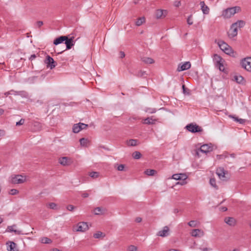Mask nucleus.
Instances as JSON below:
<instances>
[{"instance_id": "obj_1", "label": "nucleus", "mask_w": 251, "mask_h": 251, "mask_svg": "<svg viewBox=\"0 0 251 251\" xmlns=\"http://www.w3.org/2000/svg\"><path fill=\"white\" fill-rule=\"evenodd\" d=\"M245 22L243 20H238L235 23H233L230 26V28L227 32V36L230 39H232L237 35L238 28L243 27L245 25Z\"/></svg>"}, {"instance_id": "obj_2", "label": "nucleus", "mask_w": 251, "mask_h": 251, "mask_svg": "<svg viewBox=\"0 0 251 251\" xmlns=\"http://www.w3.org/2000/svg\"><path fill=\"white\" fill-rule=\"evenodd\" d=\"M240 10L239 6L227 8L222 11V17L225 19H229Z\"/></svg>"}, {"instance_id": "obj_3", "label": "nucleus", "mask_w": 251, "mask_h": 251, "mask_svg": "<svg viewBox=\"0 0 251 251\" xmlns=\"http://www.w3.org/2000/svg\"><path fill=\"white\" fill-rule=\"evenodd\" d=\"M213 150V147L211 144H204L199 148L195 150V155L198 157L201 156V152L207 154L208 152L212 151Z\"/></svg>"}, {"instance_id": "obj_4", "label": "nucleus", "mask_w": 251, "mask_h": 251, "mask_svg": "<svg viewBox=\"0 0 251 251\" xmlns=\"http://www.w3.org/2000/svg\"><path fill=\"white\" fill-rule=\"evenodd\" d=\"M24 57H21L20 61H25L26 60V56L25 54H24ZM27 57L28 58V60L29 61H31V62L33 61L36 62H42V56H41V53L33 54L30 55V56H27Z\"/></svg>"}, {"instance_id": "obj_5", "label": "nucleus", "mask_w": 251, "mask_h": 251, "mask_svg": "<svg viewBox=\"0 0 251 251\" xmlns=\"http://www.w3.org/2000/svg\"><path fill=\"white\" fill-rule=\"evenodd\" d=\"M187 178V176L185 174H176L172 176V178L177 180H180V181L177 182L176 184H179L183 185L186 184L187 182L186 179Z\"/></svg>"}, {"instance_id": "obj_6", "label": "nucleus", "mask_w": 251, "mask_h": 251, "mask_svg": "<svg viewBox=\"0 0 251 251\" xmlns=\"http://www.w3.org/2000/svg\"><path fill=\"white\" fill-rule=\"evenodd\" d=\"M185 128L192 133L200 132L202 131V128L196 124L191 123L187 125Z\"/></svg>"}, {"instance_id": "obj_7", "label": "nucleus", "mask_w": 251, "mask_h": 251, "mask_svg": "<svg viewBox=\"0 0 251 251\" xmlns=\"http://www.w3.org/2000/svg\"><path fill=\"white\" fill-rule=\"evenodd\" d=\"M89 228L88 224L86 222H79L75 226V227H74V230H75L77 232H84L88 230Z\"/></svg>"}, {"instance_id": "obj_8", "label": "nucleus", "mask_w": 251, "mask_h": 251, "mask_svg": "<svg viewBox=\"0 0 251 251\" xmlns=\"http://www.w3.org/2000/svg\"><path fill=\"white\" fill-rule=\"evenodd\" d=\"M25 180V176L22 175H16L12 177L11 182L14 184H19L24 182Z\"/></svg>"}, {"instance_id": "obj_9", "label": "nucleus", "mask_w": 251, "mask_h": 251, "mask_svg": "<svg viewBox=\"0 0 251 251\" xmlns=\"http://www.w3.org/2000/svg\"><path fill=\"white\" fill-rule=\"evenodd\" d=\"M42 56V60L44 63H55L53 59L49 55L46 54L43 51L41 52Z\"/></svg>"}, {"instance_id": "obj_10", "label": "nucleus", "mask_w": 251, "mask_h": 251, "mask_svg": "<svg viewBox=\"0 0 251 251\" xmlns=\"http://www.w3.org/2000/svg\"><path fill=\"white\" fill-rule=\"evenodd\" d=\"M74 37L72 36L70 38H68L65 40V44H66V50H69L75 45V42L74 41Z\"/></svg>"}, {"instance_id": "obj_11", "label": "nucleus", "mask_w": 251, "mask_h": 251, "mask_svg": "<svg viewBox=\"0 0 251 251\" xmlns=\"http://www.w3.org/2000/svg\"><path fill=\"white\" fill-rule=\"evenodd\" d=\"M215 67L225 74H227L228 73L227 64H216Z\"/></svg>"}, {"instance_id": "obj_12", "label": "nucleus", "mask_w": 251, "mask_h": 251, "mask_svg": "<svg viewBox=\"0 0 251 251\" xmlns=\"http://www.w3.org/2000/svg\"><path fill=\"white\" fill-rule=\"evenodd\" d=\"M216 174L219 178L223 180H225V171L223 167H219L216 170Z\"/></svg>"}, {"instance_id": "obj_13", "label": "nucleus", "mask_w": 251, "mask_h": 251, "mask_svg": "<svg viewBox=\"0 0 251 251\" xmlns=\"http://www.w3.org/2000/svg\"><path fill=\"white\" fill-rule=\"evenodd\" d=\"M233 80L234 81H236L238 84H242V85L245 84V82H246L245 79L242 76H241L240 75H235L233 76Z\"/></svg>"}, {"instance_id": "obj_14", "label": "nucleus", "mask_w": 251, "mask_h": 251, "mask_svg": "<svg viewBox=\"0 0 251 251\" xmlns=\"http://www.w3.org/2000/svg\"><path fill=\"white\" fill-rule=\"evenodd\" d=\"M201 5V9L202 10L203 14H208L209 13V8L205 4L204 1H201L200 3Z\"/></svg>"}, {"instance_id": "obj_15", "label": "nucleus", "mask_w": 251, "mask_h": 251, "mask_svg": "<svg viewBox=\"0 0 251 251\" xmlns=\"http://www.w3.org/2000/svg\"><path fill=\"white\" fill-rule=\"evenodd\" d=\"M169 228L167 226L164 227L163 230L159 231L157 233V235L161 237H166L169 235Z\"/></svg>"}, {"instance_id": "obj_16", "label": "nucleus", "mask_w": 251, "mask_h": 251, "mask_svg": "<svg viewBox=\"0 0 251 251\" xmlns=\"http://www.w3.org/2000/svg\"><path fill=\"white\" fill-rule=\"evenodd\" d=\"M59 163L63 166H69L71 164V160L67 157L60 158L59 160Z\"/></svg>"}, {"instance_id": "obj_17", "label": "nucleus", "mask_w": 251, "mask_h": 251, "mask_svg": "<svg viewBox=\"0 0 251 251\" xmlns=\"http://www.w3.org/2000/svg\"><path fill=\"white\" fill-rule=\"evenodd\" d=\"M225 222L230 226H234L236 225V221L233 217H226L224 219Z\"/></svg>"}, {"instance_id": "obj_18", "label": "nucleus", "mask_w": 251, "mask_h": 251, "mask_svg": "<svg viewBox=\"0 0 251 251\" xmlns=\"http://www.w3.org/2000/svg\"><path fill=\"white\" fill-rule=\"evenodd\" d=\"M167 11L162 9H158L156 11L155 15L157 19L165 17L167 14Z\"/></svg>"}, {"instance_id": "obj_19", "label": "nucleus", "mask_w": 251, "mask_h": 251, "mask_svg": "<svg viewBox=\"0 0 251 251\" xmlns=\"http://www.w3.org/2000/svg\"><path fill=\"white\" fill-rule=\"evenodd\" d=\"M191 235L194 237H201L203 235V232L201 229H195L192 231Z\"/></svg>"}, {"instance_id": "obj_20", "label": "nucleus", "mask_w": 251, "mask_h": 251, "mask_svg": "<svg viewBox=\"0 0 251 251\" xmlns=\"http://www.w3.org/2000/svg\"><path fill=\"white\" fill-rule=\"evenodd\" d=\"M67 39V36H61L59 37L58 38H56L53 41V44L55 45H57L58 44H60L63 42H65V40H66Z\"/></svg>"}, {"instance_id": "obj_21", "label": "nucleus", "mask_w": 251, "mask_h": 251, "mask_svg": "<svg viewBox=\"0 0 251 251\" xmlns=\"http://www.w3.org/2000/svg\"><path fill=\"white\" fill-rule=\"evenodd\" d=\"M191 64H182L181 66L179 65L177 69V71L181 72L187 70L191 68Z\"/></svg>"}, {"instance_id": "obj_22", "label": "nucleus", "mask_w": 251, "mask_h": 251, "mask_svg": "<svg viewBox=\"0 0 251 251\" xmlns=\"http://www.w3.org/2000/svg\"><path fill=\"white\" fill-rule=\"evenodd\" d=\"M15 227V225L8 226L6 229L7 231L8 232H14L15 234L18 235L23 234L21 230H15L14 227Z\"/></svg>"}, {"instance_id": "obj_23", "label": "nucleus", "mask_w": 251, "mask_h": 251, "mask_svg": "<svg viewBox=\"0 0 251 251\" xmlns=\"http://www.w3.org/2000/svg\"><path fill=\"white\" fill-rule=\"evenodd\" d=\"M218 44L221 50L223 51L227 48L229 47V45L225 43L224 41L220 40L218 42Z\"/></svg>"}, {"instance_id": "obj_24", "label": "nucleus", "mask_w": 251, "mask_h": 251, "mask_svg": "<svg viewBox=\"0 0 251 251\" xmlns=\"http://www.w3.org/2000/svg\"><path fill=\"white\" fill-rule=\"evenodd\" d=\"M105 209L100 207H98L94 209V213L96 215L103 214Z\"/></svg>"}, {"instance_id": "obj_25", "label": "nucleus", "mask_w": 251, "mask_h": 251, "mask_svg": "<svg viewBox=\"0 0 251 251\" xmlns=\"http://www.w3.org/2000/svg\"><path fill=\"white\" fill-rule=\"evenodd\" d=\"M213 60L214 63H223V58L218 54H214L213 55Z\"/></svg>"}, {"instance_id": "obj_26", "label": "nucleus", "mask_w": 251, "mask_h": 251, "mask_svg": "<svg viewBox=\"0 0 251 251\" xmlns=\"http://www.w3.org/2000/svg\"><path fill=\"white\" fill-rule=\"evenodd\" d=\"M155 120L152 118H147L144 120L143 123L147 125H153L155 124Z\"/></svg>"}, {"instance_id": "obj_27", "label": "nucleus", "mask_w": 251, "mask_h": 251, "mask_svg": "<svg viewBox=\"0 0 251 251\" xmlns=\"http://www.w3.org/2000/svg\"><path fill=\"white\" fill-rule=\"evenodd\" d=\"M145 21H146V19L144 17H140L137 19V21L135 23V25L136 26H140L143 24L145 23Z\"/></svg>"}, {"instance_id": "obj_28", "label": "nucleus", "mask_w": 251, "mask_h": 251, "mask_svg": "<svg viewBox=\"0 0 251 251\" xmlns=\"http://www.w3.org/2000/svg\"><path fill=\"white\" fill-rule=\"evenodd\" d=\"M157 173L156 171L153 169H147L145 171L146 175L149 176H153Z\"/></svg>"}, {"instance_id": "obj_29", "label": "nucleus", "mask_w": 251, "mask_h": 251, "mask_svg": "<svg viewBox=\"0 0 251 251\" xmlns=\"http://www.w3.org/2000/svg\"><path fill=\"white\" fill-rule=\"evenodd\" d=\"M40 241L44 244H50L52 242L51 239L48 237H44L40 239Z\"/></svg>"}, {"instance_id": "obj_30", "label": "nucleus", "mask_w": 251, "mask_h": 251, "mask_svg": "<svg viewBox=\"0 0 251 251\" xmlns=\"http://www.w3.org/2000/svg\"><path fill=\"white\" fill-rule=\"evenodd\" d=\"M137 140L135 139H130L127 141L128 146H135L137 145Z\"/></svg>"}, {"instance_id": "obj_31", "label": "nucleus", "mask_w": 251, "mask_h": 251, "mask_svg": "<svg viewBox=\"0 0 251 251\" xmlns=\"http://www.w3.org/2000/svg\"><path fill=\"white\" fill-rule=\"evenodd\" d=\"M132 156L133 158L135 159H139L141 157L142 154L139 151H135L133 152Z\"/></svg>"}, {"instance_id": "obj_32", "label": "nucleus", "mask_w": 251, "mask_h": 251, "mask_svg": "<svg viewBox=\"0 0 251 251\" xmlns=\"http://www.w3.org/2000/svg\"><path fill=\"white\" fill-rule=\"evenodd\" d=\"M142 61L143 63H154V61L152 58L147 57H143Z\"/></svg>"}, {"instance_id": "obj_33", "label": "nucleus", "mask_w": 251, "mask_h": 251, "mask_svg": "<svg viewBox=\"0 0 251 251\" xmlns=\"http://www.w3.org/2000/svg\"><path fill=\"white\" fill-rule=\"evenodd\" d=\"M79 124H75L73 127V131L74 133H78L80 131Z\"/></svg>"}, {"instance_id": "obj_34", "label": "nucleus", "mask_w": 251, "mask_h": 251, "mask_svg": "<svg viewBox=\"0 0 251 251\" xmlns=\"http://www.w3.org/2000/svg\"><path fill=\"white\" fill-rule=\"evenodd\" d=\"M241 66L247 71L251 72V64H241Z\"/></svg>"}, {"instance_id": "obj_35", "label": "nucleus", "mask_w": 251, "mask_h": 251, "mask_svg": "<svg viewBox=\"0 0 251 251\" xmlns=\"http://www.w3.org/2000/svg\"><path fill=\"white\" fill-rule=\"evenodd\" d=\"M228 153L227 152H225L222 154L217 155L216 158L218 160H220V159L227 158V157H228Z\"/></svg>"}, {"instance_id": "obj_36", "label": "nucleus", "mask_w": 251, "mask_h": 251, "mask_svg": "<svg viewBox=\"0 0 251 251\" xmlns=\"http://www.w3.org/2000/svg\"><path fill=\"white\" fill-rule=\"evenodd\" d=\"M11 92H14L15 95H21L23 97H26L27 95V93L26 92L22 91H14L13 90H11Z\"/></svg>"}, {"instance_id": "obj_37", "label": "nucleus", "mask_w": 251, "mask_h": 251, "mask_svg": "<svg viewBox=\"0 0 251 251\" xmlns=\"http://www.w3.org/2000/svg\"><path fill=\"white\" fill-rule=\"evenodd\" d=\"M224 52L228 55H231L233 54V51L232 50V48L229 46L228 48H227Z\"/></svg>"}, {"instance_id": "obj_38", "label": "nucleus", "mask_w": 251, "mask_h": 251, "mask_svg": "<svg viewBox=\"0 0 251 251\" xmlns=\"http://www.w3.org/2000/svg\"><path fill=\"white\" fill-rule=\"evenodd\" d=\"M103 233L101 231H98L96 233L94 234L93 237L95 238L98 239L100 238V237L103 236L104 237L105 235H103Z\"/></svg>"}, {"instance_id": "obj_39", "label": "nucleus", "mask_w": 251, "mask_h": 251, "mask_svg": "<svg viewBox=\"0 0 251 251\" xmlns=\"http://www.w3.org/2000/svg\"><path fill=\"white\" fill-rule=\"evenodd\" d=\"M10 245L9 246V251H16L14 249L16 246V244L13 242H10Z\"/></svg>"}, {"instance_id": "obj_40", "label": "nucleus", "mask_w": 251, "mask_h": 251, "mask_svg": "<svg viewBox=\"0 0 251 251\" xmlns=\"http://www.w3.org/2000/svg\"><path fill=\"white\" fill-rule=\"evenodd\" d=\"M251 63V56L244 58L241 60L240 63Z\"/></svg>"}, {"instance_id": "obj_41", "label": "nucleus", "mask_w": 251, "mask_h": 251, "mask_svg": "<svg viewBox=\"0 0 251 251\" xmlns=\"http://www.w3.org/2000/svg\"><path fill=\"white\" fill-rule=\"evenodd\" d=\"M80 145L83 146H86L88 141L87 139L82 138L79 140Z\"/></svg>"}, {"instance_id": "obj_42", "label": "nucleus", "mask_w": 251, "mask_h": 251, "mask_svg": "<svg viewBox=\"0 0 251 251\" xmlns=\"http://www.w3.org/2000/svg\"><path fill=\"white\" fill-rule=\"evenodd\" d=\"M209 182L212 186L215 188L216 189H218V186L216 185V180L215 178H211Z\"/></svg>"}, {"instance_id": "obj_43", "label": "nucleus", "mask_w": 251, "mask_h": 251, "mask_svg": "<svg viewBox=\"0 0 251 251\" xmlns=\"http://www.w3.org/2000/svg\"><path fill=\"white\" fill-rule=\"evenodd\" d=\"M99 176V173L97 172H92L89 173V176L92 178H97Z\"/></svg>"}, {"instance_id": "obj_44", "label": "nucleus", "mask_w": 251, "mask_h": 251, "mask_svg": "<svg viewBox=\"0 0 251 251\" xmlns=\"http://www.w3.org/2000/svg\"><path fill=\"white\" fill-rule=\"evenodd\" d=\"M146 112L150 114H152L156 112V109L155 108H147L146 109Z\"/></svg>"}, {"instance_id": "obj_45", "label": "nucleus", "mask_w": 251, "mask_h": 251, "mask_svg": "<svg viewBox=\"0 0 251 251\" xmlns=\"http://www.w3.org/2000/svg\"><path fill=\"white\" fill-rule=\"evenodd\" d=\"M19 193V191L17 189H12L10 190L9 194L11 195H15Z\"/></svg>"}, {"instance_id": "obj_46", "label": "nucleus", "mask_w": 251, "mask_h": 251, "mask_svg": "<svg viewBox=\"0 0 251 251\" xmlns=\"http://www.w3.org/2000/svg\"><path fill=\"white\" fill-rule=\"evenodd\" d=\"M128 251H137V248L134 245H130L128 248Z\"/></svg>"}, {"instance_id": "obj_47", "label": "nucleus", "mask_w": 251, "mask_h": 251, "mask_svg": "<svg viewBox=\"0 0 251 251\" xmlns=\"http://www.w3.org/2000/svg\"><path fill=\"white\" fill-rule=\"evenodd\" d=\"M182 89L184 94H189V90L185 87V85H182Z\"/></svg>"}, {"instance_id": "obj_48", "label": "nucleus", "mask_w": 251, "mask_h": 251, "mask_svg": "<svg viewBox=\"0 0 251 251\" xmlns=\"http://www.w3.org/2000/svg\"><path fill=\"white\" fill-rule=\"evenodd\" d=\"M80 128V130L86 129V128L88 126V125L82 123H79Z\"/></svg>"}, {"instance_id": "obj_49", "label": "nucleus", "mask_w": 251, "mask_h": 251, "mask_svg": "<svg viewBox=\"0 0 251 251\" xmlns=\"http://www.w3.org/2000/svg\"><path fill=\"white\" fill-rule=\"evenodd\" d=\"M48 207L52 209H54L56 208V204L54 202H50L49 203Z\"/></svg>"}, {"instance_id": "obj_50", "label": "nucleus", "mask_w": 251, "mask_h": 251, "mask_svg": "<svg viewBox=\"0 0 251 251\" xmlns=\"http://www.w3.org/2000/svg\"><path fill=\"white\" fill-rule=\"evenodd\" d=\"M192 18V16L190 15L187 19V22L189 25H192L193 23Z\"/></svg>"}, {"instance_id": "obj_51", "label": "nucleus", "mask_w": 251, "mask_h": 251, "mask_svg": "<svg viewBox=\"0 0 251 251\" xmlns=\"http://www.w3.org/2000/svg\"><path fill=\"white\" fill-rule=\"evenodd\" d=\"M118 166L117 167V169L118 171H124L125 168V165L123 164L117 165Z\"/></svg>"}, {"instance_id": "obj_52", "label": "nucleus", "mask_w": 251, "mask_h": 251, "mask_svg": "<svg viewBox=\"0 0 251 251\" xmlns=\"http://www.w3.org/2000/svg\"><path fill=\"white\" fill-rule=\"evenodd\" d=\"M188 225L191 227H195L196 226V221H191L188 223Z\"/></svg>"}, {"instance_id": "obj_53", "label": "nucleus", "mask_w": 251, "mask_h": 251, "mask_svg": "<svg viewBox=\"0 0 251 251\" xmlns=\"http://www.w3.org/2000/svg\"><path fill=\"white\" fill-rule=\"evenodd\" d=\"M25 119H21L19 122H17L16 124L17 126L23 125L25 123Z\"/></svg>"}, {"instance_id": "obj_54", "label": "nucleus", "mask_w": 251, "mask_h": 251, "mask_svg": "<svg viewBox=\"0 0 251 251\" xmlns=\"http://www.w3.org/2000/svg\"><path fill=\"white\" fill-rule=\"evenodd\" d=\"M235 120L238 122L240 124H243L245 123L246 120L243 119L235 118Z\"/></svg>"}, {"instance_id": "obj_55", "label": "nucleus", "mask_w": 251, "mask_h": 251, "mask_svg": "<svg viewBox=\"0 0 251 251\" xmlns=\"http://www.w3.org/2000/svg\"><path fill=\"white\" fill-rule=\"evenodd\" d=\"M55 66L56 65H55V64H47V65H46L47 68V69L50 68V70L54 68L55 67Z\"/></svg>"}, {"instance_id": "obj_56", "label": "nucleus", "mask_w": 251, "mask_h": 251, "mask_svg": "<svg viewBox=\"0 0 251 251\" xmlns=\"http://www.w3.org/2000/svg\"><path fill=\"white\" fill-rule=\"evenodd\" d=\"M75 208V207L71 204L68 205L67 207V209L70 211H73L74 209Z\"/></svg>"}, {"instance_id": "obj_57", "label": "nucleus", "mask_w": 251, "mask_h": 251, "mask_svg": "<svg viewBox=\"0 0 251 251\" xmlns=\"http://www.w3.org/2000/svg\"><path fill=\"white\" fill-rule=\"evenodd\" d=\"M83 61H86V62H92V60L91 55H88L86 57V59L83 60Z\"/></svg>"}, {"instance_id": "obj_58", "label": "nucleus", "mask_w": 251, "mask_h": 251, "mask_svg": "<svg viewBox=\"0 0 251 251\" xmlns=\"http://www.w3.org/2000/svg\"><path fill=\"white\" fill-rule=\"evenodd\" d=\"M34 126H37V129L38 130L40 129L41 128V124L38 123V122H34Z\"/></svg>"}, {"instance_id": "obj_59", "label": "nucleus", "mask_w": 251, "mask_h": 251, "mask_svg": "<svg viewBox=\"0 0 251 251\" xmlns=\"http://www.w3.org/2000/svg\"><path fill=\"white\" fill-rule=\"evenodd\" d=\"M174 5L175 6L178 7L181 5V2L180 1H175Z\"/></svg>"}, {"instance_id": "obj_60", "label": "nucleus", "mask_w": 251, "mask_h": 251, "mask_svg": "<svg viewBox=\"0 0 251 251\" xmlns=\"http://www.w3.org/2000/svg\"><path fill=\"white\" fill-rule=\"evenodd\" d=\"M125 56V53L124 51H120L119 53V57L123 58Z\"/></svg>"}, {"instance_id": "obj_61", "label": "nucleus", "mask_w": 251, "mask_h": 251, "mask_svg": "<svg viewBox=\"0 0 251 251\" xmlns=\"http://www.w3.org/2000/svg\"><path fill=\"white\" fill-rule=\"evenodd\" d=\"M43 25V22L42 21H38L36 22V25L40 27Z\"/></svg>"}, {"instance_id": "obj_62", "label": "nucleus", "mask_w": 251, "mask_h": 251, "mask_svg": "<svg viewBox=\"0 0 251 251\" xmlns=\"http://www.w3.org/2000/svg\"><path fill=\"white\" fill-rule=\"evenodd\" d=\"M5 135V131L3 130L0 129V137Z\"/></svg>"}, {"instance_id": "obj_63", "label": "nucleus", "mask_w": 251, "mask_h": 251, "mask_svg": "<svg viewBox=\"0 0 251 251\" xmlns=\"http://www.w3.org/2000/svg\"><path fill=\"white\" fill-rule=\"evenodd\" d=\"M89 196V194L87 193H84L82 194V197L84 198H87Z\"/></svg>"}, {"instance_id": "obj_64", "label": "nucleus", "mask_w": 251, "mask_h": 251, "mask_svg": "<svg viewBox=\"0 0 251 251\" xmlns=\"http://www.w3.org/2000/svg\"><path fill=\"white\" fill-rule=\"evenodd\" d=\"M135 221L137 223H140V222H141L142 221V218H140V217H137V218H136Z\"/></svg>"}]
</instances>
